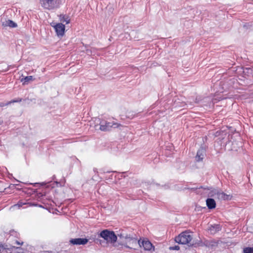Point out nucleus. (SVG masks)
Masks as SVG:
<instances>
[{
	"instance_id": "nucleus-1",
	"label": "nucleus",
	"mask_w": 253,
	"mask_h": 253,
	"mask_svg": "<svg viewBox=\"0 0 253 253\" xmlns=\"http://www.w3.org/2000/svg\"><path fill=\"white\" fill-rule=\"evenodd\" d=\"M97 236L98 238L103 239L105 241L106 244H113V247L119 250L123 248V243L117 241L118 236L112 230L108 229H103L97 233Z\"/></svg>"
},
{
	"instance_id": "nucleus-2",
	"label": "nucleus",
	"mask_w": 253,
	"mask_h": 253,
	"mask_svg": "<svg viewBox=\"0 0 253 253\" xmlns=\"http://www.w3.org/2000/svg\"><path fill=\"white\" fill-rule=\"evenodd\" d=\"M19 186V184H10L9 187L7 188H5V190L7 189H13L16 188V186ZM18 190H22L23 192L27 194V195L32 196V197H35L37 200H41L43 199L46 196V192L43 191V190L39 189H35L31 187H23L21 188L17 187Z\"/></svg>"
},
{
	"instance_id": "nucleus-3",
	"label": "nucleus",
	"mask_w": 253,
	"mask_h": 253,
	"mask_svg": "<svg viewBox=\"0 0 253 253\" xmlns=\"http://www.w3.org/2000/svg\"><path fill=\"white\" fill-rule=\"evenodd\" d=\"M191 232L186 230L180 233L178 236L175 237V241L179 244L188 245L192 240V237L190 235Z\"/></svg>"
},
{
	"instance_id": "nucleus-4",
	"label": "nucleus",
	"mask_w": 253,
	"mask_h": 253,
	"mask_svg": "<svg viewBox=\"0 0 253 253\" xmlns=\"http://www.w3.org/2000/svg\"><path fill=\"white\" fill-rule=\"evenodd\" d=\"M99 122L100 129L102 131H107L111 130L112 128H118L121 126L119 123L114 122H108L105 120H100L99 118L96 119Z\"/></svg>"
},
{
	"instance_id": "nucleus-5",
	"label": "nucleus",
	"mask_w": 253,
	"mask_h": 253,
	"mask_svg": "<svg viewBox=\"0 0 253 253\" xmlns=\"http://www.w3.org/2000/svg\"><path fill=\"white\" fill-rule=\"evenodd\" d=\"M65 179L64 178L61 179L59 181L56 180V176L53 175L51 177V180L42 183L45 188L47 189L53 188L55 187H61L64 186L65 183Z\"/></svg>"
},
{
	"instance_id": "nucleus-6",
	"label": "nucleus",
	"mask_w": 253,
	"mask_h": 253,
	"mask_svg": "<svg viewBox=\"0 0 253 253\" xmlns=\"http://www.w3.org/2000/svg\"><path fill=\"white\" fill-rule=\"evenodd\" d=\"M50 26L54 29L56 36L60 39L64 37L66 32L65 25L62 23H57L52 22L50 23Z\"/></svg>"
},
{
	"instance_id": "nucleus-7",
	"label": "nucleus",
	"mask_w": 253,
	"mask_h": 253,
	"mask_svg": "<svg viewBox=\"0 0 253 253\" xmlns=\"http://www.w3.org/2000/svg\"><path fill=\"white\" fill-rule=\"evenodd\" d=\"M40 2L43 8L49 10L58 8L60 5L58 0H40Z\"/></svg>"
},
{
	"instance_id": "nucleus-8",
	"label": "nucleus",
	"mask_w": 253,
	"mask_h": 253,
	"mask_svg": "<svg viewBox=\"0 0 253 253\" xmlns=\"http://www.w3.org/2000/svg\"><path fill=\"white\" fill-rule=\"evenodd\" d=\"M26 205V207H39L42 208V205L38 204L37 202H31L29 200H21L18 203L11 206L10 209H14L15 208L20 209L23 207V206Z\"/></svg>"
},
{
	"instance_id": "nucleus-9",
	"label": "nucleus",
	"mask_w": 253,
	"mask_h": 253,
	"mask_svg": "<svg viewBox=\"0 0 253 253\" xmlns=\"http://www.w3.org/2000/svg\"><path fill=\"white\" fill-rule=\"evenodd\" d=\"M208 146L203 143L201 144L199 149L197 150V154L195 156V160L196 162L199 163L202 162L206 156L207 150Z\"/></svg>"
},
{
	"instance_id": "nucleus-10",
	"label": "nucleus",
	"mask_w": 253,
	"mask_h": 253,
	"mask_svg": "<svg viewBox=\"0 0 253 253\" xmlns=\"http://www.w3.org/2000/svg\"><path fill=\"white\" fill-rule=\"evenodd\" d=\"M139 247L143 248L145 251H154L155 247L147 238H143L139 243Z\"/></svg>"
},
{
	"instance_id": "nucleus-11",
	"label": "nucleus",
	"mask_w": 253,
	"mask_h": 253,
	"mask_svg": "<svg viewBox=\"0 0 253 253\" xmlns=\"http://www.w3.org/2000/svg\"><path fill=\"white\" fill-rule=\"evenodd\" d=\"M218 139H219V141H221L220 144L221 146H227L228 145H230L231 142L229 140V135H228L227 138H226L225 137H223V135H226L225 132L221 131H217L215 133V136L216 137L220 136Z\"/></svg>"
},
{
	"instance_id": "nucleus-12",
	"label": "nucleus",
	"mask_w": 253,
	"mask_h": 253,
	"mask_svg": "<svg viewBox=\"0 0 253 253\" xmlns=\"http://www.w3.org/2000/svg\"><path fill=\"white\" fill-rule=\"evenodd\" d=\"M89 240V239L87 237L71 238L69 240V243L72 245H85Z\"/></svg>"
},
{
	"instance_id": "nucleus-13",
	"label": "nucleus",
	"mask_w": 253,
	"mask_h": 253,
	"mask_svg": "<svg viewBox=\"0 0 253 253\" xmlns=\"http://www.w3.org/2000/svg\"><path fill=\"white\" fill-rule=\"evenodd\" d=\"M135 235L136 234L133 233L128 234L125 231H123L121 233L118 234L119 238L125 239V243H123L124 245H128V243L131 240V238H133Z\"/></svg>"
},
{
	"instance_id": "nucleus-14",
	"label": "nucleus",
	"mask_w": 253,
	"mask_h": 253,
	"mask_svg": "<svg viewBox=\"0 0 253 253\" xmlns=\"http://www.w3.org/2000/svg\"><path fill=\"white\" fill-rule=\"evenodd\" d=\"M15 249V246L9 243L4 244L0 243V253L5 251L6 253H11Z\"/></svg>"
},
{
	"instance_id": "nucleus-15",
	"label": "nucleus",
	"mask_w": 253,
	"mask_h": 253,
	"mask_svg": "<svg viewBox=\"0 0 253 253\" xmlns=\"http://www.w3.org/2000/svg\"><path fill=\"white\" fill-rule=\"evenodd\" d=\"M131 240L130 242L128 243V245H123V247L124 246L125 248L127 249L136 250L135 247L137 246H139V242H140L141 239L138 240L136 235H135L133 238H131ZM123 244H124L123 243Z\"/></svg>"
},
{
	"instance_id": "nucleus-16",
	"label": "nucleus",
	"mask_w": 253,
	"mask_h": 253,
	"mask_svg": "<svg viewBox=\"0 0 253 253\" xmlns=\"http://www.w3.org/2000/svg\"><path fill=\"white\" fill-rule=\"evenodd\" d=\"M218 242L214 240H205L204 241V247H206L211 249H213L216 247L218 246Z\"/></svg>"
},
{
	"instance_id": "nucleus-17",
	"label": "nucleus",
	"mask_w": 253,
	"mask_h": 253,
	"mask_svg": "<svg viewBox=\"0 0 253 253\" xmlns=\"http://www.w3.org/2000/svg\"><path fill=\"white\" fill-rule=\"evenodd\" d=\"M206 203L208 209L210 210L214 209L216 208V202L212 198H208L206 200Z\"/></svg>"
},
{
	"instance_id": "nucleus-18",
	"label": "nucleus",
	"mask_w": 253,
	"mask_h": 253,
	"mask_svg": "<svg viewBox=\"0 0 253 253\" xmlns=\"http://www.w3.org/2000/svg\"><path fill=\"white\" fill-rule=\"evenodd\" d=\"M208 230L211 234H215L221 230V226L219 224H210Z\"/></svg>"
},
{
	"instance_id": "nucleus-19",
	"label": "nucleus",
	"mask_w": 253,
	"mask_h": 253,
	"mask_svg": "<svg viewBox=\"0 0 253 253\" xmlns=\"http://www.w3.org/2000/svg\"><path fill=\"white\" fill-rule=\"evenodd\" d=\"M60 23H65V24H68L71 22V19L68 15L64 14H60L58 16Z\"/></svg>"
},
{
	"instance_id": "nucleus-20",
	"label": "nucleus",
	"mask_w": 253,
	"mask_h": 253,
	"mask_svg": "<svg viewBox=\"0 0 253 253\" xmlns=\"http://www.w3.org/2000/svg\"><path fill=\"white\" fill-rule=\"evenodd\" d=\"M2 25L4 27H9L12 28H16L18 26L17 24L11 19H8L3 22Z\"/></svg>"
},
{
	"instance_id": "nucleus-21",
	"label": "nucleus",
	"mask_w": 253,
	"mask_h": 253,
	"mask_svg": "<svg viewBox=\"0 0 253 253\" xmlns=\"http://www.w3.org/2000/svg\"><path fill=\"white\" fill-rule=\"evenodd\" d=\"M189 247L197 248L199 247H204V241L201 240H194L192 243L188 245Z\"/></svg>"
},
{
	"instance_id": "nucleus-22",
	"label": "nucleus",
	"mask_w": 253,
	"mask_h": 253,
	"mask_svg": "<svg viewBox=\"0 0 253 253\" xmlns=\"http://www.w3.org/2000/svg\"><path fill=\"white\" fill-rule=\"evenodd\" d=\"M4 234L6 236L9 235L7 240H11L13 237L18 238L19 236V233L14 230H10L9 232H4Z\"/></svg>"
},
{
	"instance_id": "nucleus-23",
	"label": "nucleus",
	"mask_w": 253,
	"mask_h": 253,
	"mask_svg": "<svg viewBox=\"0 0 253 253\" xmlns=\"http://www.w3.org/2000/svg\"><path fill=\"white\" fill-rule=\"evenodd\" d=\"M35 78L32 76H23L20 79L23 85L28 84L31 81H34Z\"/></svg>"
},
{
	"instance_id": "nucleus-24",
	"label": "nucleus",
	"mask_w": 253,
	"mask_h": 253,
	"mask_svg": "<svg viewBox=\"0 0 253 253\" xmlns=\"http://www.w3.org/2000/svg\"><path fill=\"white\" fill-rule=\"evenodd\" d=\"M232 197L231 195H228L223 192H220L218 198L225 201H229L232 200Z\"/></svg>"
},
{
	"instance_id": "nucleus-25",
	"label": "nucleus",
	"mask_w": 253,
	"mask_h": 253,
	"mask_svg": "<svg viewBox=\"0 0 253 253\" xmlns=\"http://www.w3.org/2000/svg\"><path fill=\"white\" fill-rule=\"evenodd\" d=\"M210 192L208 193V198H212L214 197L215 195L217 196V197L219 196L220 192L218 191L217 190L213 188L212 187H211V189L209 190Z\"/></svg>"
},
{
	"instance_id": "nucleus-26",
	"label": "nucleus",
	"mask_w": 253,
	"mask_h": 253,
	"mask_svg": "<svg viewBox=\"0 0 253 253\" xmlns=\"http://www.w3.org/2000/svg\"><path fill=\"white\" fill-rule=\"evenodd\" d=\"M139 113H136L133 111H127L126 113V117L129 119H133L138 116Z\"/></svg>"
},
{
	"instance_id": "nucleus-27",
	"label": "nucleus",
	"mask_w": 253,
	"mask_h": 253,
	"mask_svg": "<svg viewBox=\"0 0 253 253\" xmlns=\"http://www.w3.org/2000/svg\"><path fill=\"white\" fill-rule=\"evenodd\" d=\"M22 99H14L11 101L7 102L6 103L0 102V107H2L10 104L11 102H19L21 101Z\"/></svg>"
},
{
	"instance_id": "nucleus-28",
	"label": "nucleus",
	"mask_w": 253,
	"mask_h": 253,
	"mask_svg": "<svg viewBox=\"0 0 253 253\" xmlns=\"http://www.w3.org/2000/svg\"><path fill=\"white\" fill-rule=\"evenodd\" d=\"M243 253H253V247H245L243 248Z\"/></svg>"
},
{
	"instance_id": "nucleus-29",
	"label": "nucleus",
	"mask_w": 253,
	"mask_h": 253,
	"mask_svg": "<svg viewBox=\"0 0 253 253\" xmlns=\"http://www.w3.org/2000/svg\"><path fill=\"white\" fill-rule=\"evenodd\" d=\"M187 189L191 190L193 192H196L197 194H199V192H197V190L199 189V187H198V186L192 187L187 186V187H184L183 190H187Z\"/></svg>"
},
{
	"instance_id": "nucleus-30",
	"label": "nucleus",
	"mask_w": 253,
	"mask_h": 253,
	"mask_svg": "<svg viewBox=\"0 0 253 253\" xmlns=\"http://www.w3.org/2000/svg\"><path fill=\"white\" fill-rule=\"evenodd\" d=\"M172 101L173 102V105L175 107H184V106L183 105H179V103H180V102L179 101V99L178 98H177V99H176V98L173 99Z\"/></svg>"
},
{
	"instance_id": "nucleus-31",
	"label": "nucleus",
	"mask_w": 253,
	"mask_h": 253,
	"mask_svg": "<svg viewBox=\"0 0 253 253\" xmlns=\"http://www.w3.org/2000/svg\"><path fill=\"white\" fill-rule=\"evenodd\" d=\"M159 104V102L158 101H157L155 103L152 104L151 106L149 107V108L148 109V111H150L152 110L153 109L155 108L157 106H158Z\"/></svg>"
},
{
	"instance_id": "nucleus-32",
	"label": "nucleus",
	"mask_w": 253,
	"mask_h": 253,
	"mask_svg": "<svg viewBox=\"0 0 253 253\" xmlns=\"http://www.w3.org/2000/svg\"><path fill=\"white\" fill-rule=\"evenodd\" d=\"M100 238L98 237L97 239H95V243L97 244H99L101 246H103V244L106 243L105 241L103 239L101 240L99 239Z\"/></svg>"
},
{
	"instance_id": "nucleus-33",
	"label": "nucleus",
	"mask_w": 253,
	"mask_h": 253,
	"mask_svg": "<svg viewBox=\"0 0 253 253\" xmlns=\"http://www.w3.org/2000/svg\"><path fill=\"white\" fill-rule=\"evenodd\" d=\"M200 101H201V99L199 98H198V97H196V98L194 100V102H190V103L191 106H193L194 103L199 104L200 103Z\"/></svg>"
},
{
	"instance_id": "nucleus-34",
	"label": "nucleus",
	"mask_w": 253,
	"mask_h": 253,
	"mask_svg": "<svg viewBox=\"0 0 253 253\" xmlns=\"http://www.w3.org/2000/svg\"><path fill=\"white\" fill-rule=\"evenodd\" d=\"M169 250H176L178 251L180 249V247L178 245H174L173 246H170L169 247Z\"/></svg>"
},
{
	"instance_id": "nucleus-35",
	"label": "nucleus",
	"mask_w": 253,
	"mask_h": 253,
	"mask_svg": "<svg viewBox=\"0 0 253 253\" xmlns=\"http://www.w3.org/2000/svg\"><path fill=\"white\" fill-rule=\"evenodd\" d=\"M133 184L136 187H140L141 186V183L139 180L136 179L133 181Z\"/></svg>"
},
{
	"instance_id": "nucleus-36",
	"label": "nucleus",
	"mask_w": 253,
	"mask_h": 253,
	"mask_svg": "<svg viewBox=\"0 0 253 253\" xmlns=\"http://www.w3.org/2000/svg\"><path fill=\"white\" fill-rule=\"evenodd\" d=\"M206 207H202L199 205H196L195 207V211H202L203 209H205Z\"/></svg>"
},
{
	"instance_id": "nucleus-37",
	"label": "nucleus",
	"mask_w": 253,
	"mask_h": 253,
	"mask_svg": "<svg viewBox=\"0 0 253 253\" xmlns=\"http://www.w3.org/2000/svg\"><path fill=\"white\" fill-rule=\"evenodd\" d=\"M199 189H203L204 190H209L211 189V186H200L199 187Z\"/></svg>"
},
{
	"instance_id": "nucleus-38",
	"label": "nucleus",
	"mask_w": 253,
	"mask_h": 253,
	"mask_svg": "<svg viewBox=\"0 0 253 253\" xmlns=\"http://www.w3.org/2000/svg\"><path fill=\"white\" fill-rule=\"evenodd\" d=\"M96 235H92L90 237H88V236L86 237L88 239H89V240H92L95 243V239H97L98 237H96Z\"/></svg>"
},
{
	"instance_id": "nucleus-39",
	"label": "nucleus",
	"mask_w": 253,
	"mask_h": 253,
	"mask_svg": "<svg viewBox=\"0 0 253 253\" xmlns=\"http://www.w3.org/2000/svg\"><path fill=\"white\" fill-rule=\"evenodd\" d=\"M252 27V25L250 23H245L243 25V27L247 29H250Z\"/></svg>"
},
{
	"instance_id": "nucleus-40",
	"label": "nucleus",
	"mask_w": 253,
	"mask_h": 253,
	"mask_svg": "<svg viewBox=\"0 0 253 253\" xmlns=\"http://www.w3.org/2000/svg\"><path fill=\"white\" fill-rule=\"evenodd\" d=\"M39 253H55L54 252L51 251H42Z\"/></svg>"
},
{
	"instance_id": "nucleus-41",
	"label": "nucleus",
	"mask_w": 253,
	"mask_h": 253,
	"mask_svg": "<svg viewBox=\"0 0 253 253\" xmlns=\"http://www.w3.org/2000/svg\"><path fill=\"white\" fill-rule=\"evenodd\" d=\"M25 184H26L32 185H33V186H35V187H36L37 185L40 184V183H37V182H36V183H26Z\"/></svg>"
},
{
	"instance_id": "nucleus-42",
	"label": "nucleus",
	"mask_w": 253,
	"mask_h": 253,
	"mask_svg": "<svg viewBox=\"0 0 253 253\" xmlns=\"http://www.w3.org/2000/svg\"><path fill=\"white\" fill-rule=\"evenodd\" d=\"M15 243L17 244V245H22L23 244V242L22 243H20L19 241H18L17 240H15Z\"/></svg>"
},
{
	"instance_id": "nucleus-43",
	"label": "nucleus",
	"mask_w": 253,
	"mask_h": 253,
	"mask_svg": "<svg viewBox=\"0 0 253 253\" xmlns=\"http://www.w3.org/2000/svg\"><path fill=\"white\" fill-rule=\"evenodd\" d=\"M93 171L95 174L98 173L97 169L96 168L93 169Z\"/></svg>"
},
{
	"instance_id": "nucleus-44",
	"label": "nucleus",
	"mask_w": 253,
	"mask_h": 253,
	"mask_svg": "<svg viewBox=\"0 0 253 253\" xmlns=\"http://www.w3.org/2000/svg\"><path fill=\"white\" fill-rule=\"evenodd\" d=\"M157 111H158V113H157L156 114H159V113H162L164 111L163 110H160L158 109L157 110Z\"/></svg>"
},
{
	"instance_id": "nucleus-45",
	"label": "nucleus",
	"mask_w": 253,
	"mask_h": 253,
	"mask_svg": "<svg viewBox=\"0 0 253 253\" xmlns=\"http://www.w3.org/2000/svg\"><path fill=\"white\" fill-rule=\"evenodd\" d=\"M126 173V172H123V173H122V176H123L124 177H126V175H125Z\"/></svg>"
},
{
	"instance_id": "nucleus-46",
	"label": "nucleus",
	"mask_w": 253,
	"mask_h": 253,
	"mask_svg": "<svg viewBox=\"0 0 253 253\" xmlns=\"http://www.w3.org/2000/svg\"><path fill=\"white\" fill-rule=\"evenodd\" d=\"M143 193V191L142 190H139V194H140L141 193Z\"/></svg>"
},
{
	"instance_id": "nucleus-47",
	"label": "nucleus",
	"mask_w": 253,
	"mask_h": 253,
	"mask_svg": "<svg viewBox=\"0 0 253 253\" xmlns=\"http://www.w3.org/2000/svg\"><path fill=\"white\" fill-rule=\"evenodd\" d=\"M112 177H113V175H111V177H109V178H111V179H112V178H112Z\"/></svg>"
},
{
	"instance_id": "nucleus-48",
	"label": "nucleus",
	"mask_w": 253,
	"mask_h": 253,
	"mask_svg": "<svg viewBox=\"0 0 253 253\" xmlns=\"http://www.w3.org/2000/svg\"><path fill=\"white\" fill-rule=\"evenodd\" d=\"M156 185L157 186H159V185H160V184H158V183H156Z\"/></svg>"
},
{
	"instance_id": "nucleus-49",
	"label": "nucleus",
	"mask_w": 253,
	"mask_h": 253,
	"mask_svg": "<svg viewBox=\"0 0 253 253\" xmlns=\"http://www.w3.org/2000/svg\"><path fill=\"white\" fill-rule=\"evenodd\" d=\"M231 150H234V148H231Z\"/></svg>"
},
{
	"instance_id": "nucleus-50",
	"label": "nucleus",
	"mask_w": 253,
	"mask_h": 253,
	"mask_svg": "<svg viewBox=\"0 0 253 253\" xmlns=\"http://www.w3.org/2000/svg\"><path fill=\"white\" fill-rule=\"evenodd\" d=\"M110 171H107L106 173H110Z\"/></svg>"
},
{
	"instance_id": "nucleus-51",
	"label": "nucleus",
	"mask_w": 253,
	"mask_h": 253,
	"mask_svg": "<svg viewBox=\"0 0 253 253\" xmlns=\"http://www.w3.org/2000/svg\"><path fill=\"white\" fill-rule=\"evenodd\" d=\"M149 114H152V112H150V113H149Z\"/></svg>"
},
{
	"instance_id": "nucleus-52",
	"label": "nucleus",
	"mask_w": 253,
	"mask_h": 253,
	"mask_svg": "<svg viewBox=\"0 0 253 253\" xmlns=\"http://www.w3.org/2000/svg\"><path fill=\"white\" fill-rule=\"evenodd\" d=\"M10 176H12V174H9Z\"/></svg>"
}]
</instances>
